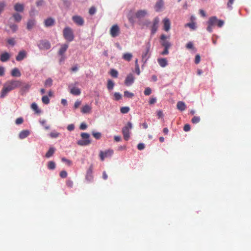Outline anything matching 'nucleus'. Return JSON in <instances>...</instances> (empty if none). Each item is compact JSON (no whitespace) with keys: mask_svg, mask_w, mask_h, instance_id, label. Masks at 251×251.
<instances>
[{"mask_svg":"<svg viewBox=\"0 0 251 251\" xmlns=\"http://www.w3.org/2000/svg\"><path fill=\"white\" fill-rule=\"evenodd\" d=\"M164 29L166 31H168L170 29L171 23L168 18H166L163 20Z\"/></svg>","mask_w":251,"mask_h":251,"instance_id":"17","label":"nucleus"},{"mask_svg":"<svg viewBox=\"0 0 251 251\" xmlns=\"http://www.w3.org/2000/svg\"><path fill=\"white\" fill-rule=\"evenodd\" d=\"M185 26H188L192 29H195L196 28L195 24L194 23H187L185 25Z\"/></svg>","mask_w":251,"mask_h":251,"instance_id":"52","label":"nucleus"},{"mask_svg":"<svg viewBox=\"0 0 251 251\" xmlns=\"http://www.w3.org/2000/svg\"><path fill=\"white\" fill-rule=\"evenodd\" d=\"M31 107L32 109V110H34L36 113H40L41 111L38 108V107L36 103H32L31 105Z\"/></svg>","mask_w":251,"mask_h":251,"instance_id":"35","label":"nucleus"},{"mask_svg":"<svg viewBox=\"0 0 251 251\" xmlns=\"http://www.w3.org/2000/svg\"><path fill=\"white\" fill-rule=\"evenodd\" d=\"M31 85L29 83H23L22 82L21 86L20 87H21L22 91L23 92H26L28 91Z\"/></svg>","mask_w":251,"mask_h":251,"instance_id":"25","label":"nucleus"},{"mask_svg":"<svg viewBox=\"0 0 251 251\" xmlns=\"http://www.w3.org/2000/svg\"><path fill=\"white\" fill-rule=\"evenodd\" d=\"M147 14V11L146 10H140L138 11L136 14V17L137 18H142L144 17Z\"/></svg>","mask_w":251,"mask_h":251,"instance_id":"20","label":"nucleus"},{"mask_svg":"<svg viewBox=\"0 0 251 251\" xmlns=\"http://www.w3.org/2000/svg\"><path fill=\"white\" fill-rule=\"evenodd\" d=\"M44 84L46 87H50L52 84V80L50 78H48Z\"/></svg>","mask_w":251,"mask_h":251,"instance_id":"38","label":"nucleus"},{"mask_svg":"<svg viewBox=\"0 0 251 251\" xmlns=\"http://www.w3.org/2000/svg\"><path fill=\"white\" fill-rule=\"evenodd\" d=\"M73 21L78 25H83L84 23L83 19L79 16H74L72 17Z\"/></svg>","mask_w":251,"mask_h":251,"instance_id":"12","label":"nucleus"},{"mask_svg":"<svg viewBox=\"0 0 251 251\" xmlns=\"http://www.w3.org/2000/svg\"><path fill=\"white\" fill-rule=\"evenodd\" d=\"M200 121V118L198 116H194L192 119V122L193 124H197Z\"/></svg>","mask_w":251,"mask_h":251,"instance_id":"48","label":"nucleus"},{"mask_svg":"<svg viewBox=\"0 0 251 251\" xmlns=\"http://www.w3.org/2000/svg\"><path fill=\"white\" fill-rule=\"evenodd\" d=\"M26 56V52L25 50H21L17 55L16 59L17 61H20L23 60Z\"/></svg>","mask_w":251,"mask_h":251,"instance_id":"16","label":"nucleus"},{"mask_svg":"<svg viewBox=\"0 0 251 251\" xmlns=\"http://www.w3.org/2000/svg\"><path fill=\"white\" fill-rule=\"evenodd\" d=\"M59 176L61 178H66L67 176V173L65 171H62L60 172Z\"/></svg>","mask_w":251,"mask_h":251,"instance_id":"49","label":"nucleus"},{"mask_svg":"<svg viewBox=\"0 0 251 251\" xmlns=\"http://www.w3.org/2000/svg\"><path fill=\"white\" fill-rule=\"evenodd\" d=\"M22 82L20 80H10L6 81L3 85L0 92V98H4L11 91L20 87Z\"/></svg>","mask_w":251,"mask_h":251,"instance_id":"1","label":"nucleus"},{"mask_svg":"<svg viewBox=\"0 0 251 251\" xmlns=\"http://www.w3.org/2000/svg\"><path fill=\"white\" fill-rule=\"evenodd\" d=\"M134 77L132 74H129L128 75L125 80V84L126 86L131 85L134 81Z\"/></svg>","mask_w":251,"mask_h":251,"instance_id":"13","label":"nucleus"},{"mask_svg":"<svg viewBox=\"0 0 251 251\" xmlns=\"http://www.w3.org/2000/svg\"><path fill=\"white\" fill-rule=\"evenodd\" d=\"M63 36L68 42H71L74 39V35L73 30L69 27H66L63 29Z\"/></svg>","mask_w":251,"mask_h":251,"instance_id":"2","label":"nucleus"},{"mask_svg":"<svg viewBox=\"0 0 251 251\" xmlns=\"http://www.w3.org/2000/svg\"><path fill=\"white\" fill-rule=\"evenodd\" d=\"M67 128L69 131H72L74 129L75 126L73 124H70L68 126Z\"/></svg>","mask_w":251,"mask_h":251,"instance_id":"64","label":"nucleus"},{"mask_svg":"<svg viewBox=\"0 0 251 251\" xmlns=\"http://www.w3.org/2000/svg\"><path fill=\"white\" fill-rule=\"evenodd\" d=\"M224 23V21L221 20H218V21L217 22V25L219 27H222Z\"/></svg>","mask_w":251,"mask_h":251,"instance_id":"63","label":"nucleus"},{"mask_svg":"<svg viewBox=\"0 0 251 251\" xmlns=\"http://www.w3.org/2000/svg\"><path fill=\"white\" fill-rule=\"evenodd\" d=\"M14 10L19 12H22L24 10V6L23 4H21L19 3H17L15 4Z\"/></svg>","mask_w":251,"mask_h":251,"instance_id":"22","label":"nucleus"},{"mask_svg":"<svg viewBox=\"0 0 251 251\" xmlns=\"http://www.w3.org/2000/svg\"><path fill=\"white\" fill-rule=\"evenodd\" d=\"M190 128H191L189 124H186L184 126L183 130L187 132V131H189L190 130Z\"/></svg>","mask_w":251,"mask_h":251,"instance_id":"60","label":"nucleus"},{"mask_svg":"<svg viewBox=\"0 0 251 251\" xmlns=\"http://www.w3.org/2000/svg\"><path fill=\"white\" fill-rule=\"evenodd\" d=\"M156 99L155 97H151L149 100L150 104H153L156 102Z\"/></svg>","mask_w":251,"mask_h":251,"instance_id":"57","label":"nucleus"},{"mask_svg":"<svg viewBox=\"0 0 251 251\" xmlns=\"http://www.w3.org/2000/svg\"><path fill=\"white\" fill-rule=\"evenodd\" d=\"M96 12V9L95 7H91L89 10V13L91 15H94Z\"/></svg>","mask_w":251,"mask_h":251,"instance_id":"50","label":"nucleus"},{"mask_svg":"<svg viewBox=\"0 0 251 251\" xmlns=\"http://www.w3.org/2000/svg\"><path fill=\"white\" fill-rule=\"evenodd\" d=\"M200 60H201V57H200V55H199V54L196 55V56L195 57V63L197 64H199L200 62Z\"/></svg>","mask_w":251,"mask_h":251,"instance_id":"59","label":"nucleus"},{"mask_svg":"<svg viewBox=\"0 0 251 251\" xmlns=\"http://www.w3.org/2000/svg\"><path fill=\"white\" fill-rule=\"evenodd\" d=\"M12 17H13L14 21L17 23H19L22 18V16L18 13H14L12 15Z\"/></svg>","mask_w":251,"mask_h":251,"instance_id":"32","label":"nucleus"},{"mask_svg":"<svg viewBox=\"0 0 251 251\" xmlns=\"http://www.w3.org/2000/svg\"><path fill=\"white\" fill-rule=\"evenodd\" d=\"M167 36L164 34H162L161 35L160 39L161 44L164 48H170L171 46V43L167 40H166Z\"/></svg>","mask_w":251,"mask_h":251,"instance_id":"10","label":"nucleus"},{"mask_svg":"<svg viewBox=\"0 0 251 251\" xmlns=\"http://www.w3.org/2000/svg\"><path fill=\"white\" fill-rule=\"evenodd\" d=\"M113 153V151L112 150H108L105 151H100V160L103 161L105 158L111 156Z\"/></svg>","mask_w":251,"mask_h":251,"instance_id":"7","label":"nucleus"},{"mask_svg":"<svg viewBox=\"0 0 251 251\" xmlns=\"http://www.w3.org/2000/svg\"><path fill=\"white\" fill-rule=\"evenodd\" d=\"M110 74L112 77L116 78L118 77V72L115 69H111Z\"/></svg>","mask_w":251,"mask_h":251,"instance_id":"39","label":"nucleus"},{"mask_svg":"<svg viewBox=\"0 0 251 251\" xmlns=\"http://www.w3.org/2000/svg\"><path fill=\"white\" fill-rule=\"evenodd\" d=\"M176 106L177 108L181 111L185 110L186 108L185 103L182 101L177 102Z\"/></svg>","mask_w":251,"mask_h":251,"instance_id":"24","label":"nucleus"},{"mask_svg":"<svg viewBox=\"0 0 251 251\" xmlns=\"http://www.w3.org/2000/svg\"><path fill=\"white\" fill-rule=\"evenodd\" d=\"M150 49V45H148L146 47V51L143 52L142 55V61L145 64L147 61L148 59L150 57V54L149 53Z\"/></svg>","mask_w":251,"mask_h":251,"instance_id":"8","label":"nucleus"},{"mask_svg":"<svg viewBox=\"0 0 251 251\" xmlns=\"http://www.w3.org/2000/svg\"><path fill=\"white\" fill-rule=\"evenodd\" d=\"M11 75L14 77H20L21 75V73L18 68H15L11 71Z\"/></svg>","mask_w":251,"mask_h":251,"instance_id":"26","label":"nucleus"},{"mask_svg":"<svg viewBox=\"0 0 251 251\" xmlns=\"http://www.w3.org/2000/svg\"><path fill=\"white\" fill-rule=\"evenodd\" d=\"M91 107L88 104H86L81 108V111L82 113L85 114L90 113L91 110Z\"/></svg>","mask_w":251,"mask_h":251,"instance_id":"27","label":"nucleus"},{"mask_svg":"<svg viewBox=\"0 0 251 251\" xmlns=\"http://www.w3.org/2000/svg\"><path fill=\"white\" fill-rule=\"evenodd\" d=\"M35 24V21L34 20H29L27 23V28L28 30H30L33 28Z\"/></svg>","mask_w":251,"mask_h":251,"instance_id":"33","label":"nucleus"},{"mask_svg":"<svg viewBox=\"0 0 251 251\" xmlns=\"http://www.w3.org/2000/svg\"><path fill=\"white\" fill-rule=\"evenodd\" d=\"M85 179L88 182H91L93 179L92 165L90 166L89 168L87 170L85 176Z\"/></svg>","mask_w":251,"mask_h":251,"instance_id":"11","label":"nucleus"},{"mask_svg":"<svg viewBox=\"0 0 251 251\" xmlns=\"http://www.w3.org/2000/svg\"><path fill=\"white\" fill-rule=\"evenodd\" d=\"M139 150H142L145 148V145L143 143H139L137 146Z\"/></svg>","mask_w":251,"mask_h":251,"instance_id":"62","label":"nucleus"},{"mask_svg":"<svg viewBox=\"0 0 251 251\" xmlns=\"http://www.w3.org/2000/svg\"><path fill=\"white\" fill-rule=\"evenodd\" d=\"M114 86V82L110 79L108 80L107 87L109 90H112Z\"/></svg>","mask_w":251,"mask_h":251,"instance_id":"37","label":"nucleus"},{"mask_svg":"<svg viewBox=\"0 0 251 251\" xmlns=\"http://www.w3.org/2000/svg\"><path fill=\"white\" fill-rule=\"evenodd\" d=\"M55 151V149L54 147H50L49 151L46 153L45 156L47 158H50L53 155Z\"/></svg>","mask_w":251,"mask_h":251,"instance_id":"28","label":"nucleus"},{"mask_svg":"<svg viewBox=\"0 0 251 251\" xmlns=\"http://www.w3.org/2000/svg\"><path fill=\"white\" fill-rule=\"evenodd\" d=\"M68 48V45L67 44H63L61 46V48H60L59 50H58V53L59 55L62 56L64 55V53L67 50V49Z\"/></svg>","mask_w":251,"mask_h":251,"instance_id":"19","label":"nucleus"},{"mask_svg":"<svg viewBox=\"0 0 251 251\" xmlns=\"http://www.w3.org/2000/svg\"><path fill=\"white\" fill-rule=\"evenodd\" d=\"M66 185L68 187L72 188L73 186V182L71 180H67L66 181Z\"/></svg>","mask_w":251,"mask_h":251,"instance_id":"55","label":"nucleus"},{"mask_svg":"<svg viewBox=\"0 0 251 251\" xmlns=\"http://www.w3.org/2000/svg\"><path fill=\"white\" fill-rule=\"evenodd\" d=\"M60 135V133L57 132H55V131H53V132H51L50 133V136L51 138H57Z\"/></svg>","mask_w":251,"mask_h":251,"instance_id":"43","label":"nucleus"},{"mask_svg":"<svg viewBox=\"0 0 251 251\" xmlns=\"http://www.w3.org/2000/svg\"><path fill=\"white\" fill-rule=\"evenodd\" d=\"M87 126L85 123H82L79 126V128L81 130H85L87 128Z\"/></svg>","mask_w":251,"mask_h":251,"instance_id":"56","label":"nucleus"},{"mask_svg":"<svg viewBox=\"0 0 251 251\" xmlns=\"http://www.w3.org/2000/svg\"><path fill=\"white\" fill-rule=\"evenodd\" d=\"M159 22V19L158 17H155L153 19L152 25L151 27V33L152 34H154L157 31V29L158 26Z\"/></svg>","mask_w":251,"mask_h":251,"instance_id":"9","label":"nucleus"},{"mask_svg":"<svg viewBox=\"0 0 251 251\" xmlns=\"http://www.w3.org/2000/svg\"><path fill=\"white\" fill-rule=\"evenodd\" d=\"M151 93V90L150 87H147L145 89L144 91V94L146 96L150 95Z\"/></svg>","mask_w":251,"mask_h":251,"instance_id":"51","label":"nucleus"},{"mask_svg":"<svg viewBox=\"0 0 251 251\" xmlns=\"http://www.w3.org/2000/svg\"><path fill=\"white\" fill-rule=\"evenodd\" d=\"M132 128V125L131 123L128 122L127 124L123 127L122 128V133L124 139L126 141H128L130 138V130Z\"/></svg>","mask_w":251,"mask_h":251,"instance_id":"4","label":"nucleus"},{"mask_svg":"<svg viewBox=\"0 0 251 251\" xmlns=\"http://www.w3.org/2000/svg\"><path fill=\"white\" fill-rule=\"evenodd\" d=\"M38 47L40 50H47L50 49L51 46L49 41L46 40H41L38 43Z\"/></svg>","mask_w":251,"mask_h":251,"instance_id":"6","label":"nucleus"},{"mask_svg":"<svg viewBox=\"0 0 251 251\" xmlns=\"http://www.w3.org/2000/svg\"><path fill=\"white\" fill-rule=\"evenodd\" d=\"M170 48H164V50L161 52L163 55H167L169 53L168 50Z\"/></svg>","mask_w":251,"mask_h":251,"instance_id":"61","label":"nucleus"},{"mask_svg":"<svg viewBox=\"0 0 251 251\" xmlns=\"http://www.w3.org/2000/svg\"><path fill=\"white\" fill-rule=\"evenodd\" d=\"M163 0H157L154 5V9L156 12L160 11L164 7Z\"/></svg>","mask_w":251,"mask_h":251,"instance_id":"15","label":"nucleus"},{"mask_svg":"<svg viewBox=\"0 0 251 251\" xmlns=\"http://www.w3.org/2000/svg\"><path fill=\"white\" fill-rule=\"evenodd\" d=\"M81 103V101L78 100H76L75 102V104H74V108L75 109L77 108L80 105Z\"/></svg>","mask_w":251,"mask_h":251,"instance_id":"58","label":"nucleus"},{"mask_svg":"<svg viewBox=\"0 0 251 251\" xmlns=\"http://www.w3.org/2000/svg\"><path fill=\"white\" fill-rule=\"evenodd\" d=\"M70 93L75 96H78L81 94V90L78 87L70 85L69 86Z\"/></svg>","mask_w":251,"mask_h":251,"instance_id":"14","label":"nucleus"},{"mask_svg":"<svg viewBox=\"0 0 251 251\" xmlns=\"http://www.w3.org/2000/svg\"><path fill=\"white\" fill-rule=\"evenodd\" d=\"M132 57L133 55L132 53L129 52L125 53L123 55V59L127 61H130L131 60Z\"/></svg>","mask_w":251,"mask_h":251,"instance_id":"30","label":"nucleus"},{"mask_svg":"<svg viewBox=\"0 0 251 251\" xmlns=\"http://www.w3.org/2000/svg\"><path fill=\"white\" fill-rule=\"evenodd\" d=\"M129 108L127 106L122 107L120 109V111L123 114H126L129 112Z\"/></svg>","mask_w":251,"mask_h":251,"instance_id":"41","label":"nucleus"},{"mask_svg":"<svg viewBox=\"0 0 251 251\" xmlns=\"http://www.w3.org/2000/svg\"><path fill=\"white\" fill-rule=\"evenodd\" d=\"M61 160L62 162L66 163L68 166H71L72 164V161L65 157L62 158Z\"/></svg>","mask_w":251,"mask_h":251,"instance_id":"46","label":"nucleus"},{"mask_svg":"<svg viewBox=\"0 0 251 251\" xmlns=\"http://www.w3.org/2000/svg\"><path fill=\"white\" fill-rule=\"evenodd\" d=\"M55 23L54 20L52 18H49L45 20L44 24L46 27L51 26L54 25Z\"/></svg>","mask_w":251,"mask_h":251,"instance_id":"18","label":"nucleus"},{"mask_svg":"<svg viewBox=\"0 0 251 251\" xmlns=\"http://www.w3.org/2000/svg\"><path fill=\"white\" fill-rule=\"evenodd\" d=\"M110 34L112 37H116L119 35L120 33V29L117 25H114L110 29Z\"/></svg>","mask_w":251,"mask_h":251,"instance_id":"5","label":"nucleus"},{"mask_svg":"<svg viewBox=\"0 0 251 251\" xmlns=\"http://www.w3.org/2000/svg\"><path fill=\"white\" fill-rule=\"evenodd\" d=\"M30 134V131L28 130H24L21 131L19 135V138L23 139L27 137Z\"/></svg>","mask_w":251,"mask_h":251,"instance_id":"21","label":"nucleus"},{"mask_svg":"<svg viewBox=\"0 0 251 251\" xmlns=\"http://www.w3.org/2000/svg\"><path fill=\"white\" fill-rule=\"evenodd\" d=\"M23 122H24V120H23V118L20 117V118H17L16 120L15 123L17 125H20V124H22L23 123Z\"/></svg>","mask_w":251,"mask_h":251,"instance_id":"53","label":"nucleus"},{"mask_svg":"<svg viewBox=\"0 0 251 251\" xmlns=\"http://www.w3.org/2000/svg\"><path fill=\"white\" fill-rule=\"evenodd\" d=\"M92 135L96 139H99L101 137V134L100 132H92Z\"/></svg>","mask_w":251,"mask_h":251,"instance_id":"42","label":"nucleus"},{"mask_svg":"<svg viewBox=\"0 0 251 251\" xmlns=\"http://www.w3.org/2000/svg\"><path fill=\"white\" fill-rule=\"evenodd\" d=\"M42 101L43 103L45 104H48L50 103V99L47 96H44L42 98Z\"/></svg>","mask_w":251,"mask_h":251,"instance_id":"40","label":"nucleus"},{"mask_svg":"<svg viewBox=\"0 0 251 251\" xmlns=\"http://www.w3.org/2000/svg\"><path fill=\"white\" fill-rule=\"evenodd\" d=\"M9 27L13 32H16L18 29V26L15 24H11L9 25Z\"/></svg>","mask_w":251,"mask_h":251,"instance_id":"47","label":"nucleus"},{"mask_svg":"<svg viewBox=\"0 0 251 251\" xmlns=\"http://www.w3.org/2000/svg\"><path fill=\"white\" fill-rule=\"evenodd\" d=\"M124 96L127 98H131L134 96V94L129 92L128 91H126L124 92Z\"/></svg>","mask_w":251,"mask_h":251,"instance_id":"44","label":"nucleus"},{"mask_svg":"<svg viewBox=\"0 0 251 251\" xmlns=\"http://www.w3.org/2000/svg\"><path fill=\"white\" fill-rule=\"evenodd\" d=\"M114 100H119L122 98V95L120 93L115 92L114 94Z\"/></svg>","mask_w":251,"mask_h":251,"instance_id":"45","label":"nucleus"},{"mask_svg":"<svg viewBox=\"0 0 251 251\" xmlns=\"http://www.w3.org/2000/svg\"><path fill=\"white\" fill-rule=\"evenodd\" d=\"M158 62L159 65L162 67H165L168 64L167 61L165 58L158 59Z\"/></svg>","mask_w":251,"mask_h":251,"instance_id":"31","label":"nucleus"},{"mask_svg":"<svg viewBox=\"0 0 251 251\" xmlns=\"http://www.w3.org/2000/svg\"><path fill=\"white\" fill-rule=\"evenodd\" d=\"M55 163L52 161H50L48 163V168L50 170H53L55 168Z\"/></svg>","mask_w":251,"mask_h":251,"instance_id":"36","label":"nucleus"},{"mask_svg":"<svg viewBox=\"0 0 251 251\" xmlns=\"http://www.w3.org/2000/svg\"><path fill=\"white\" fill-rule=\"evenodd\" d=\"M7 43L12 46H14L15 44V41L14 38H10L7 40Z\"/></svg>","mask_w":251,"mask_h":251,"instance_id":"54","label":"nucleus"},{"mask_svg":"<svg viewBox=\"0 0 251 251\" xmlns=\"http://www.w3.org/2000/svg\"><path fill=\"white\" fill-rule=\"evenodd\" d=\"M9 58H10V55L7 52H5L2 53L0 57V61L3 62L8 61L9 59Z\"/></svg>","mask_w":251,"mask_h":251,"instance_id":"23","label":"nucleus"},{"mask_svg":"<svg viewBox=\"0 0 251 251\" xmlns=\"http://www.w3.org/2000/svg\"><path fill=\"white\" fill-rule=\"evenodd\" d=\"M217 21L218 19L215 16L211 17L207 22V25H211L214 26V25L217 24Z\"/></svg>","mask_w":251,"mask_h":251,"instance_id":"29","label":"nucleus"},{"mask_svg":"<svg viewBox=\"0 0 251 251\" xmlns=\"http://www.w3.org/2000/svg\"><path fill=\"white\" fill-rule=\"evenodd\" d=\"M81 140L77 141L78 145L84 146L89 145L91 143V140H89L90 135L87 133L83 132L81 133Z\"/></svg>","mask_w":251,"mask_h":251,"instance_id":"3","label":"nucleus"},{"mask_svg":"<svg viewBox=\"0 0 251 251\" xmlns=\"http://www.w3.org/2000/svg\"><path fill=\"white\" fill-rule=\"evenodd\" d=\"M6 6L5 1H0V15L4 11Z\"/></svg>","mask_w":251,"mask_h":251,"instance_id":"34","label":"nucleus"}]
</instances>
